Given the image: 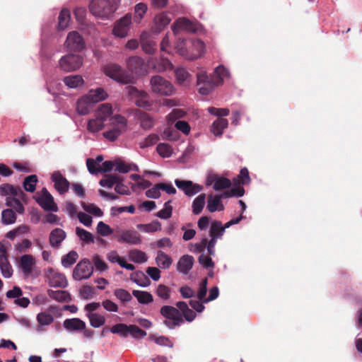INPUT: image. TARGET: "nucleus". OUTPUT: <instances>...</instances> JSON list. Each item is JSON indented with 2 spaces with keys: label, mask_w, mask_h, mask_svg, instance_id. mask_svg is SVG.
<instances>
[{
  "label": "nucleus",
  "mask_w": 362,
  "mask_h": 362,
  "mask_svg": "<svg viewBox=\"0 0 362 362\" xmlns=\"http://www.w3.org/2000/svg\"><path fill=\"white\" fill-rule=\"evenodd\" d=\"M160 315L165 318L163 324L169 329H175L184 323V319L190 322L197 316L196 313L190 309L185 301L176 303V308L171 305H163L160 310Z\"/></svg>",
  "instance_id": "1"
},
{
  "label": "nucleus",
  "mask_w": 362,
  "mask_h": 362,
  "mask_svg": "<svg viewBox=\"0 0 362 362\" xmlns=\"http://www.w3.org/2000/svg\"><path fill=\"white\" fill-rule=\"evenodd\" d=\"M227 69H206L197 74L198 92L203 95H209L215 88L223 83Z\"/></svg>",
  "instance_id": "2"
},
{
  "label": "nucleus",
  "mask_w": 362,
  "mask_h": 362,
  "mask_svg": "<svg viewBox=\"0 0 362 362\" xmlns=\"http://www.w3.org/2000/svg\"><path fill=\"white\" fill-rule=\"evenodd\" d=\"M120 0H92L89 4L90 13L101 19H108L117 9Z\"/></svg>",
  "instance_id": "3"
},
{
  "label": "nucleus",
  "mask_w": 362,
  "mask_h": 362,
  "mask_svg": "<svg viewBox=\"0 0 362 362\" xmlns=\"http://www.w3.org/2000/svg\"><path fill=\"white\" fill-rule=\"evenodd\" d=\"M112 127L108 131L104 132L103 136L110 141H115L127 129V120L119 115H115L112 119Z\"/></svg>",
  "instance_id": "4"
},
{
  "label": "nucleus",
  "mask_w": 362,
  "mask_h": 362,
  "mask_svg": "<svg viewBox=\"0 0 362 362\" xmlns=\"http://www.w3.org/2000/svg\"><path fill=\"white\" fill-rule=\"evenodd\" d=\"M106 76L121 83H133L136 78L133 69H104Z\"/></svg>",
  "instance_id": "5"
},
{
  "label": "nucleus",
  "mask_w": 362,
  "mask_h": 362,
  "mask_svg": "<svg viewBox=\"0 0 362 362\" xmlns=\"http://www.w3.org/2000/svg\"><path fill=\"white\" fill-rule=\"evenodd\" d=\"M152 90L160 95H171L175 90L170 82L160 76H155L151 79Z\"/></svg>",
  "instance_id": "6"
},
{
  "label": "nucleus",
  "mask_w": 362,
  "mask_h": 362,
  "mask_svg": "<svg viewBox=\"0 0 362 362\" xmlns=\"http://www.w3.org/2000/svg\"><path fill=\"white\" fill-rule=\"evenodd\" d=\"M127 90L131 100H132L138 107L148 108L151 106L149 95L146 92L139 90L136 87L132 86L127 87Z\"/></svg>",
  "instance_id": "7"
},
{
  "label": "nucleus",
  "mask_w": 362,
  "mask_h": 362,
  "mask_svg": "<svg viewBox=\"0 0 362 362\" xmlns=\"http://www.w3.org/2000/svg\"><path fill=\"white\" fill-rule=\"evenodd\" d=\"M93 271V267L88 259L80 261L73 271V278L76 281L88 279Z\"/></svg>",
  "instance_id": "8"
},
{
  "label": "nucleus",
  "mask_w": 362,
  "mask_h": 362,
  "mask_svg": "<svg viewBox=\"0 0 362 362\" xmlns=\"http://www.w3.org/2000/svg\"><path fill=\"white\" fill-rule=\"evenodd\" d=\"M197 22L191 21L186 18H179L172 25V30L175 35H177L180 31L188 33H196L199 28Z\"/></svg>",
  "instance_id": "9"
},
{
  "label": "nucleus",
  "mask_w": 362,
  "mask_h": 362,
  "mask_svg": "<svg viewBox=\"0 0 362 362\" xmlns=\"http://www.w3.org/2000/svg\"><path fill=\"white\" fill-rule=\"evenodd\" d=\"M65 45L71 51L80 52L85 48V41L77 31H72L68 34Z\"/></svg>",
  "instance_id": "10"
},
{
  "label": "nucleus",
  "mask_w": 362,
  "mask_h": 362,
  "mask_svg": "<svg viewBox=\"0 0 362 362\" xmlns=\"http://www.w3.org/2000/svg\"><path fill=\"white\" fill-rule=\"evenodd\" d=\"M175 184L187 197H192L203 189V186L194 183L191 180H182L176 179Z\"/></svg>",
  "instance_id": "11"
},
{
  "label": "nucleus",
  "mask_w": 362,
  "mask_h": 362,
  "mask_svg": "<svg viewBox=\"0 0 362 362\" xmlns=\"http://www.w3.org/2000/svg\"><path fill=\"white\" fill-rule=\"evenodd\" d=\"M132 23V15L128 13L117 21L113 28V34L120 38L127 35Z\"/></svg>",
  "instance_id": "12"
},
{
  "label": "nucleus",
  "mask_w": 362,
  "mask_h": 362,
  "mask_svg": "<svg viewBox=\"0 0 362 362\" xmlns=\"http://www.w3.org/2000/svg\"><path fill=\"white\" fill-rule=\"evenodd\" d=\"M47 278L48 279L49 286L52 287L64 288L68 285L66 276L63 274L52 269L48 270Z\"/></svg>",
  "instance_id": "13"
},
{
  "label": "nucleus",
  "mask_w": 362,
  "mask_h": 362,
  "mask_svg": "<svg viewBox=\"0 0 362 362\" xmlns=\"http://www.w3.org/2000/svg\"><path fill=\"white\" fill-rule=\"evenodd\" d=\"M0 269L4 278H10L13 274V269L8 259L6 249L0 242Z\"/></svg>",
  "instance_id": "14"
},
{
  "label": "nucleus",
  "mask_w": 362,
  "mask_h": 362,
  "mask_svg": "<svg viewBox=\"0 0 362 362\" xmlns=\"http://www.w3.org/2000/svg\"><path fill=\"white\" fill-rule=\"evenodd\" d=\"M51 180L54 182L55 189L60 194H64L69 191V182L59 171H55L51 175Z\"/></svg>",
  "instance_id": "15"
},
{
  "label": "nucleus",
  "mask_w": 362,
  "mask_h": 362,
  "mask_svg": "<svg viewBox=\"0 0 362 362\" xmlns=\"http://www.w3.org/2000/svg\"><path fill=\"white\" fill-rule=\"evenodd\" d=\"M83 64V58L78 54H69L61 58V68H80Z\"/></svg>",
  "instance_id": "16"
},
{
  "label": "nucleus",
  "mask_w": 362,
  "mask_h": 362,
  "mask_svg": "<svg viewBox=\"0 0 362 362\" xmlns=\"http://www.w3.org/2000/svg\"><path fill=\"white\" fill-rule=\"evenodd\" d=\"M118 241L130 245H139L141 243V238L136 230H127L121 233Z\"/></svg>",
  "instance_id": "17"
},
{
  "label": "nucleus",
  "mask_w": 362,
  "mask_h": 362,
  "mask_svg": "<svg viewBox=\"0 0 362 362\" xmlns=\"http://www.w3.org/2000/svg\"><path fill=\"white\" fill-rule=\"evenodd\" d=\"M212 182H214L213 188L216 191L228 189L231 186V181L229 179L218 177L216 175H211L208 177L207 185H211Z\"/></svg>",
  "instance_id": "18"
},
{
  "label": "nucleus",
  "mask_w": 362,
  "mask_h": 362,
  "mask_svg": "<svg viewBox=\"0 0 362 362\" xmlns=\"http://www.w3.org/2000/svg\"><path fill=\"white\" fill-rule=\"evenodd\" d=\"M194 262V257L191 255H185L182 256L177 262V270L184 274H187L192 269Z\"/></svg>",
  "instance_id": "19"
},
{
  "label": "nucleus",
  "mask_w": 362,
  "mask_h": 362,
  "mask_svg": "<svg viewBox=\"0 0 362 362\" xmlns=\"http://www.w3.org/2000/svg\"><path fill=\"white\" fill-rule=\"evenodd\" d=\"M193 52H188L187 60L192 61L201 57L204 50V44L199 40L190 42Z\"/></svg>",
  "instance_id": "20"
},
{
  "label": "nucleus",
  "mask_w": 362,
  "mask_h": 362,
  "mask_svg": "<svg viewBox=\"0 0 362 362\" xmlns=\"http://www.w3.org/2000/svg\"><path fill=\"white\" fill-rule=\"evenodd\" d=\"M140 42L143 50L147 54H153L156 49V44L153 40L151 39L150 35L144 32L141 34Z\"/></svg>",
  "instance_id": "21"
},
{
  "label": "nucleus",
  "mask_w": 362,
  "mask_h": 362,
  "mask_svg": "<svg viewBox=\"0 0 362 362\" xmlns=\"http://www.w3.org/2000/svg\"><path fill=\"white\" fill-rule=\"evenodd\" d=\"M63 325L69 331H81L86 328V323L79 318L66 319Z\"/></svg>",
  "instance_id": "22"
},
{
  "label": "nucleus",
  "mask_w": 362,
  "mask_h": 362,
  "mask_svg": "<svg viewBox=\"0 0 362 362\" xmlns=\"http://www.w3.org/2000/svg\"><path fill=\"white\" fill-rule=\"evenodd\" d=\"M228 126V122L226 119L218 117L211 124V132L216 136H221L225 129Z\"/></svg>",
  "instance_id": "23"
},
{
  "label": "nucleus",
  "mask_w": 362,
  "mask_h": 362,
  "mask_svg": "<svg viewBox=\"0 0 362 362\" xmlns=\"http://www.w3.org/2000/svg\"><path fill=\"white\" fill-rule=\"evenodd\" d=\"M66 236L64 230L61 228H55L50 233L49 243L52 247L57 248Z\"/></svg>",
  "instance_id": "24"
},
{
  "label": "nucleus",
  "mask_w": 362,
  "mask_h": 362,
  "mask_svg": "<svg viewBox=\"0 0 362 362\" xmlns=\"http://www.w3.org/2000/svg\"><path fill=\"white\" fill-rule=\"evenodd\" d=\"M207 202V209L211 213L216 211H221L224 210V206L221 202V199L217 194L209 195Z\"/></svg>",
  "instance_id": "25"
},
{
  "label": "nucleus",
  "mask_w": 362,
  "mask_h": 362,
  "mask_svg": "<svg viewBox=\"0 0 362 362\" xmlns=\"http://www.w3.org/2000/svg\"><path fill=\"white\" fill-rule=\"evenodd\" d=\"M123 180V177L117 174H107L100 180L99 184L103 187L112 188L117 182Z\"/></svg>",
  "instance_id": "26"
},
{
  "label": "nucleus",
  "mask_w": 362,
  "mask_h": 362,
  "mask_svg": "<svg viewBox=\"0 0 362 362\" xmlns=\"http://www.w3.org/2000/svg\"><path fill=\"white\" fill-rule=\"evenodd\" d=\"M34 263V258L30 255H24L21 257L20 267L23 272L26 275L32 272Z\"/></svg>",
  "instance_id": "27"
},
{
  "label": "nucleus",
  "mask_w": 362,
  "mask_h": 362,
  "mask_svg": "<svg viewBox=\"0 0 362 362\" xmlns=\"http://www.w3.org/2000/svg\"><path fill=\"white\" fill-rule=\"evenodd\" d=\"M86 97L92 104H94L105 100L107 97V94L103 88H98L95 90H90Z\"/></svg>",
  "instance_id": "28"
},
{
  "label": "nucleus",
  "mask_w": 362,
  "mask_h": 362,
  "mask_svg": "<svg viewBox=\"0 0 362 362\" xmlns=\"http://www.w3.org/2000/svg\"><path fill=\"white\" fill-rule=\"evenodd\" d=\"M64 84L69 88H77L83 86L84 81L80 75H70L64 78Z\"/></svg>",
  "instance_id": "29"
},
{
  "label": "nucleus",
  "mask_w": 362,
  "mask_h": 362,
  "mask_svg": "<svg viewBox=\"0 0 362 362\" xmlns=\"http://www.w3.org/2000/svg\"><path fill=\"white\" fill-rule=\"evenodd\" d=\"M48 295L50 298L52 299L56 300L59 302H69L71 300V295L69 293L66 291H62V290H57V291H52V290H48L47 291Z\"/></svg>",
  "instance_id": "30"
},
{
  "label": "nucleus",
  "mask_w": 362,
  "mask_h": 362,
  "mask_svg": "<svg viewBox=\"0 0 362 362\" xmlns=\"http://www.w3.org/2000/svg\"><path fill=\"white\" fill-rule=\"evenodd\" d=\"M132 294L141 304L147 305L153 301L152 294L148 291L134 290Z\"/></svg>",
  "instance_id": "31"
},
{
  "label": "nucleus",
  "mask_w": 362,
  "mask_h": 362,
  "mask_svg": "<svg viewBox=\"0 0 362 362\" xmlns=\"http://www.w3.org/2000/svg\"><path fill=\"white\" fill-rule=\"evenodd\" d=\"M170 22V18L165 13L157 15L154 18L156 32H160Z\"/></svg>",
  "instance_id": "32"
},
{
  "label": "nucleus",
  "mask_w": 362,
  "mask_h": 362,
  "mask_svg": "<svg viewBox=\"0 0 362 362\" xmlns=\"http://www.w3.org/2000/svg\"><path fill=\"white\" fill-rule=\"evenodd\" d=\"M87 317L93 327L98 328L105 325V317L98 313H88Z\"/></svg>",
  "instance_id": "33"
},
{
  "label": "nucleus",
  "mask_w": 362,
  "mask_h": 362,
  "mask_svg": "<svg viewBox=\"0 0 362 362\" xmlns=\"http://www.w3.org/2000/svg\"><path fill=\"white\" fill-rule=\"evenodd\" d=\"M115 170L121 173H127L130 170L139 171L138 166L134 163H127L122 160H115Z\"/></svg>",
  "instance_id": "34"
},
{
  "label": "nucleus",
  "mask_w": 362,
  "mask_h": 362,
  "mask_svg": "<svg viewBox=\"0 0 362 362\" xmlns=\"http://www.w3.org/2000/svg\"><path fill=\"white\" fill-rule=\"evenodd\" d=\"M92 105L93 104L90 103L89 99L86 96H83L78 100L76 104V110L80 115H87L89 112Z\"/></svg>",
  "instance_id": "35"
},
{
  "label": "nucleus",
  "mask_w": 362,
  "mask_h": 362,
  "mask_svg": "<svg viewBox=\"0 0 362 362\" xmlns=\"http://www.w3.org/2000/svg\"><path fill=\"white\" fill-rule=\"evenodd\" d=\"M226 227H223L222 223L219 221H214L211 223L209 235L211 237L220 238L223 235Z\"/></svg>",
  "instance_id": "36"
},
{
  "label": "nucleus",
  "mask_w": 362,
  "mask_h": 362,
  "mask_svg": "<svg viewBox=\"0 0 362 362\" xmlns=\"http://www.w3.org/2000/svg\"><path fill=\"white\" fill-rule=\"evenodd\" d=\"M205 194H201L194 199L192 204V213L194 214L198 215L202 213L205 205Z\"/></svg>",
  "instance_id": "37"
},
{
  "label": "nucleus",
  "mask_w": 362,
  "mask_h": 362,
  "mask_svg": "<svg viewBox=\"0 0 362 362\" xmlns=\"http://www.w3.org/2000/svg\"><path fill=\"white\" fill-rule=\"evenodd\" d=\"M131 279L141 287H147L151 284L149 279L142 272L132 274Z\"/></svg>",
  "instance_id": "38"
},
{
  "label": "nucleus",
  "mask_w": 362,
  "mask_h": 362,
  "mask_svg": "<svg viewBox=\"0 0 362 362\" xmlns=\"http://www.w3.org/2000/svg\"><path fill=\"white\" fill-rule=\"evenodd\" d=\"M156 264L162 269H168L172 264L171 257L162 251H158L156 259Z\"/></svg>",
  "instance_id": "39"
},
{
  "label": "nucleus",
  "mask_w": 362,
  "mask_h": 362,
  "mask_svg": "<svg viewBox=\"0 0 362 362\" xmlns=\"http://www.w3.org/2000/svg\"><path fill=\"white\" fill-rule=\"evenodd\" d=\"M136 228L145 233H153L161 230V223L158 220H154L148 224H138Z\"/></svg>",
  "instance_id": "40"
},
{
  "label": "nucleus",
  "mask_w": 362,
  "mask_h": 362,
  "mask_svg": "<svg viewBox=\"0 0 362 362\" xmlns=\"http://www.w3.org/2000/svg\"><path fill=\"white\" fill-rule=\"evenodd\" d=\"M250 177L247 168H243L240 174L233 179V182L235 185H246L250 182Z\"/></svg>",
  "instance_id": "41"
},
{
  "label": "nucleus",
  "mask_w": 362,
  "mask_h": 362,
  "mask_svg": "<svg viewBox=\"0 0 362 362\" xmlns=\"http://www.w3.org/2000/svg\"><path fill=\"white\" fill-rule=\"evenodd\" d=\"M70 11L64 8L62 10L59 16L58 28L59 30H64L69 25L70 21Z\"/></svg>",
  "instance_id": "42"
},
{
  "label": "nucleus",
  "mask_w": 362,
  "mask_h": 362,
  "mask_svg": "<svg viewBox=\"0 0 362 362\" xmlns=\"http://www.w3.org/2000/svg\"><path fill=\"white\" fill-rule=\"evenodd\" d=\"M16 221V213L11 209H6L1 212V221L5 225L14 223Z\"/></svg>",
  "instance_id": "43"
},
{
  "label": "nucleus",
  "mask_w": 362,
  "mask_h": 362,
  "mask_svg": "<svg viewBox=\"0 0 362 362\" xmlns=\"http://www.w3.org/2000/svg\"><path fill=\"white\" fill-rule=\"evenodd\" d=\"M78 258V253L74 250H71L62 257V264L66 268L70 267L76 262Z\"/></svg>",
  "instance_id": "44"
},
{
  "label": "nucleus",
  "mask_w": 362,
  "mask_h": 362,
  "mask_svg": "<svg viewBox=\"0 0 362 362\" xmlns=\"http://www.w3.org/2000/svg\"><path fill=\"white\" fill-rule=\"evenodd\" d=\"M37 177L35 175H31L26 177L23 182V188L25 191L33 192L36 188Z\"/></svg>",
  "instance_id": "45"
},
{
  "label": "nucleus",
  "mask_w": 362,
  "mask_h": 362,
  "mask_svg": "<svg viewBox=\"0 0 362 362\" xmlns=\"http://www.w3.org/2000/svg\"><path fill=\"white\" fill-rule=\"evenodd\" d=\"M129 259L136 263H144L147 261V256L144 252L139 250H133L129 252Z\"/></svg>",
  "instance_id": "46"
},
{
  "label": "nucleus",
  "mask_w": 362,
  "mask_h": 362,
  "mask_svg": "<svg viewBox=\"0 0 362 362\" xmlns=\"http://www.w3.org/2000/svg\"><path fill=\"white\" fill-rule=\"evenodd\" d=\"M155 293L160 298L167 301L170 298L171 289L164 284H159Z\"/></svg>",
  "instance_id": "47"
},
{
  "label": "nucleus",
  "mask_w": 362,
  "mask_h": 362,
  "mask_svg": "<svg viewBox=\"0 0 362 362\" xmlns=\"http://www.w3.org/2000/svg\"><path fill=\"white\" fill-rule=\"evenodd\" d=\"M104 120L97 117L96 119H90L88 122L87 129L91 132H98L104 127Z\"/></svg>",
  "instance_id": "48"
},
{
  "label": "nucleus",
  "mask_w": 362,
  "mask_h": 362,
  "mask_svg": "<svg viewBox=\"0 0 362 362\" xmlns=\"http://www.w3.org/2000/svg\"><path fill=\"white\" fill-rule=\"evenodd\" d=\"M140 126L146 130L151 129L154 124L153 119L146 112H141L139 115Z\"/></svg>",
  "instance_id": "49"
},
{
  "label": "nucleus",
  "mask_w": 362,
  "mask_h": 362,
  "mask_svg": "<svg viewBox=\"0 0 362 362\" xmlns=\"http://www.w3.org/2000/svg\"><path fill=\"white\" fill-rule=\"evenodd\" d=\"M175 75L177 81L180 84H185L191 80V75L187 71V69H175Z\"/></svg>",
  "instance_id": "50"
},
{
  "label": "nucleus",
  "mask_w": 362,
  "mask_h": 362,
  "mask_svg": "<svg viewBox=\"0 0 362 362\" xmlns=\"http://www.w3.org/2000/svg\"><path fill=\"white\" fill-rule=\"evenodd\" d=\"M6 204L8 206H10V207L13 208V209H15V211H17L19 214H23L24 213V211H25L24 206H23V204L21 202V201L18 198H16V197L10 198V197H8L6 199Z\"/></svg>",
  "instance_id": "51"
},
{
  "label": "nucleus",
  "mask_w": 362,
  "mask_h": 362,
  "mask_svg": "<svg viewBox=\"0 0 362 362\" xmlns=\"http://www.w3.org/2000/svg\"><path fill=\"white\" fill-rule=\"evenodd\" d=\"M112 112V106L109 103L101 104L98 109V117L105 120Z\"/></svg>",
  "instance_id": "52"
},
{
  "label": "nucleus",
  "mask_w": 362,
  "mask_h": 362,
  "mask_svg": "<svg viewBox=\"0 0 362 362\" xmlns=\"http://www.w3.org/2000/svg\"><path fill=\"white\" fill-rule=\"evenodd\" d=\"M114 295L122 303H127L132 300V296L130 293L123 288H117L114 291Z\"/></svg>",
  "instance_id": "53"
},
{
  "label": "nucleus",
  "mask_w": 362,
  "mask_h": 362,
  "mask_svg": "<svg viewBox=\"0 0 362 362\" xmlns=\"http://www.w3.org/2000/svg\"><path fill=\"white\" fill-rule=\"evenodd\" d=\"M76 233L77 236L83 242L86 243H94V238L93 235L80 227H76Z\"/></svg>",
  "instance_id": "54"
},
{
  "label": "nucleus",
  "mask_w": 362,
  "mask_h": 362,
  "mask_svg": "<svg viewBox=\"0 0 362 362\" xmlns=\"http://www.w3.org/2000/svg\"><path fill=\"white\" fill-rule=\"evenodd\" d=\"M171 201H168L164 204V209L156 213V216L160 218L168 219L171 217L173 206L170 205Z\"/></svg>",
  "instance_id": "55"
},
{
  "label": "nucleus",
  "mask_w": 362,
  "mask_h": 362,
  "mask_svg": "<svg viewBox=\"0 0 362 362\" xmlns=\"http://www.w3.org/2000/svg\"><path fill=\"white\" fill-rule=\"evenodd\" d=\"M126 324L119 323L112 326L110 328V332L113 334H117L121 337H126L128 335V327Z\"/></svg>",
  "instance_id": "56"
},
{
  "label": "nucleus",
  "mask_w": 362,
  "mask_h": 362,
  "mask_svg": "<svg viewBox=\"0 0 362 362\" xmlns=\"http://www.w3.org/2000/svg\"><path fill=\"white\" fill-rule=\"evenodd\" d=\"M95 294V288L88 285L82 286L79 291L80 297L86 300L92 298Z\"/></svg>",
  "instance_id": "57"
},
{
  "label": "nucleus",
  "mask_w": 362,
  "mask_h": 362,
  "mask_svg": "<svg viewBox=\"0 0 362 362\" xmlns=\"http://www.w3.org/2000/svg\"><path fill=\"white\" fill-rule=\"evenodd\" d=\"M81 206L86 211L95 216L100 217L103 215L102 210L94 204H86L85 202H82Z\"/></svg>",
  "instance_id": "58"
},
{
  "label": "nucleus",
  "mask_w": 362,
  "mask_h": 362,
  "mask_svg": "<svg viewBox=\"0 0 362 362\" xmlns=\"http://www.w3.org/2000/svg\"><path fill=\"white\" fill-rule=\"evenodd\" d=\"M158 153L163 158H168L172 155L173 149L171 146L165 143L159 144L156 147Z\"/></svg>",
  "instance_id": "59"
},
{
  "label": "nucleus",
  "mask_w": 362,
  "mask_h": 362,
  "mask_svg": "<svg viewBox=\"0 0 362 362\" xmlns=\"http://www.w3.org/2000/svg\"><path fill=\"white\" fill-rule=\"evenodd\" d=\"M159 140L157 134H151L139 143L141 148H145L156 144Z\"/></svg>",
  "instance_id": "60"
},
{
  "label": "nucleus",
  "mask_w": 362,
  "mask_h": 362,
  "mask_svg": "<svg viewBox=\"0 0 362 362\" xmlns=\"http://www.w3.org/2000/svg\"><path fill=\"white\" fill-rule=\"evenodd\" d=\"M144 61L138 56H132L127 59V68H142Z\"/></svg>",
  "instance_id": "61"
},
{
  "label": "nucleus",
  "mask_w": 362,
  "mask_h": 362,
  "mask_svg": "<svg viewBox=\"0 0 362 362\" xmlns=\"http://www.w3.org/2000/svg\"><path fill=\"white\" fill-rule=\"evenodd\" d=\"M128 327V334H131L134 338L140 339L146 335V332L141 329L136 325H130Z\"/></svg>",
  "instance_id": "62"
},
{
  "label": "nucleus",
  "mask_w": 362,
  "mask_h": 362,
  "mask_svg": "<svg viewBox=\"0 0 362 362\" xmlns=\"http://www.w3.org/2000/svg\"><path fill=\"white\" fill-rule=\"evenodd\" d=\"M186 46H187L186 40L184 39H179L177 42L175 49H176L177 52L180 56H182L183 58L187 59V56H188L189 52L187 49Z\"/></svg>",
  "instance_id": "63"
},
{
  "label": "nucleus",
  "mask_w": 362,
  "mask_h": 362,
  "mask_svg": "<svg viewBox=\"0 0 362 362\" xmlns=\"http://www.w3.org/2000/svg\"><path fill=\"white\" fill-rule=\"evenodd\" d=\"M97 233L102 236H107L113 233L112 229L106 223L100 221L97 226Z\"/></svg>",
  "instance_id": "64"
}]
</instances>
